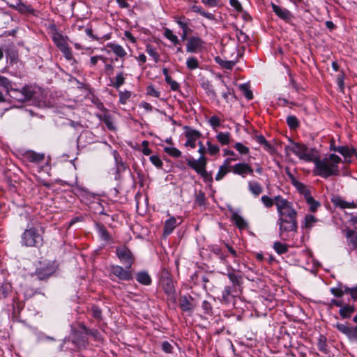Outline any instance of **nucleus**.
Instances as JSON below:
<instances>
[{
  "label": "nucleus",
  "instance_id": "1",
  "mask_svg": "<svg viewBox=\"0 0 357 357\" xmlns=\"http://www.w3.org/2000/svg\"><path fill=\"white\" fill-rule=\"evenodd\" d=\"M312 162L315 165L314 174L317 176L326 178L340 174L338 165L342 162V159L334 153L324 159L315 158Z\"/></svg>",
  "mask_w": 357,
  "mask_h": 357
},
{
  "label": "nucleus",
  "instance_id": "2",
  "mask_svg": "<svg viewBox=\"0 0 357 357\" xmlns=\"http://www.w3.org/2000/svg\"><path fill=\"white\" fill-rule=\"evenodd\" d=\"M186 162L188 166L200 175L204 182H213L212 173L206 171L207 158L205 156L202 155L197 160L192 158H186Z\"/></svg>",
  "mask_w": 357,
  "mask_h": 357
},
{
  "label": "nucleus",
  "instance_id": "3",
  "mask_svg": "<svg viewBox=\"0 0 357 357\" xmlns=\"http://www.w3.org/2000/svg\"><path fill=\"white\" fill-rule=\"evenodd\" d=\"M279 218H287L297 219V212L292 207L291 204L287 199H283L280 196H276L274 198Z\"/></svg>",
  "mask_w": 357,
  "mask_h": 357
},
{
  "label": "nucleus",
  "instance_id": "4",
  "mask_svg": "<svg viewBox=\"0 0 357 357\" xmlns=\"http://www.w3.org/2000/svg\"><path fill=\"white\" fill-rule=\"evenodd\" d=\"M42 99L40 88L33 86H24V104L31 102V105H38Z\"/></svg>",
  "mask_w": 357,
  "mask_h": 357
},
{
  "label": "nucleus",
  "instance_id": "5",
  "mask_svg": "<svg viewBox=\"0 0 357 357\" xmlns=\"http://www.w3.org/2000/svg\"><path fill=\"white\" fill-rule=\"evenodd\" d=\"M116 253L124 267L130 269L135 260L130 250L126 246H119L116 248Z\"/></svg>",
  "mask_w": 357,
  "mask_h": 357
},
{
  "label": "nucleus",
  "instance_id": "6",
  "mask_svg": "<svg viewBox=\"0 0 357 357\" xmlns=\"http://www.w3.org/2000/svg\"><path fill=\"white\" fill-rule=\"evenodd\" d=\"M278 224L279 225V236L281 238H283L285 232L297 231V219L279 218Z\"/></svg>",
  "mask_w": 357,
  "mask_h": 357
},
{
  "label": "nucleus",
  "instance_id": "7",
  "mask_svg": "<svg viewBox=\"0 0 357 357\" xmlns=\"http://www.w3.org/2000/svg\"><path fill=\"white\" fill-rule=\"evenodd\" d=\"M289 149L300 159L305 161H312L314 159L313 155L309 151L308 147L303 144L292 142Z\"/></svg>",
  "mask_w": 357,
  "mask_h": 357
},
{
  "label": "nucleus",
  "instance_id": "8",
  "mask_svg": "<svg viewBox=\"0 0 357 357\" xmlns=\"http://www.w3.org/2000/svg\"><path fill=\"white\" fill-rule=\"evenodd\" d=\"M24 241L26 246H38L42 243L43 239L38 230L31 228L24 232Z\"/></svg>",
  "mask_w": 357,
  "mask_h": 357
},
{
  "label": "nucleus",
  "instance_id": "9",
  "mask_svg": "<svg viewBox=\"0 0 357 357\" xmlns=\"http://www.w3.org/2000/svg\"><path fill=\"white\" fill-rule=\"evenodd\" d=\"M227 276L232 284L230 287H233L236 290H241L242 289L243 278V275L239 273V271H236L233 268L229 267L228 268Z\"/></svg>",
  "mask_w": 357,
  "mask_h": 357
},
{
  "label": "nucleus",
  "instance_id": "10",
  "mask_svg": "<svg viewBox=\"0 0 357 357\" xmlns=\"http://www.w3.org/2000/svg\"><path fill=\"white\" fill-rule=\"evenodd\" d=\"M335 328L350 340L357 341V326H352L348 324H337Z\"/></svg>",
  "mask_w": 357,
  "mask_h": 357
},
{
  "label": "nucleus",
  "instance_id": "11",
  "mask_svg": "<svg viewBox=\"0 0 357 357\" xmlns=\"http://www.w3.org/2000/svg\"><path fill=\"white\" fill-rule=\"evenodd\" d=\"M111 273L121 280L129 281L132 278V275L130 269L124 268L119 265L112 266Z\"/></svg>",
  "mask_w": 357,
  "mask_h": 357
},
{
  "label": "nucleus",
  "instance_id": "12",
  "mask_svg": "<svg viewBox=\"0 0 357 357\" xmlns=\"http://www.w3.org/2000/svg\"><path fill=\"white\" fill-rule=\"evenodd\" d=\"M186 132L185 133V137L188 138L187 142L185 144V146H190L191 148L195 147V141L197 139L201 137V133L195 129H192L188 126H185Z\"/></svg>",
  "mask_w": 357,
  "mask_h": 357
},
{
  "label": "nucleus",
  "instance_id": "13",
  "mask_svg": "<svg viewBox=\"0 0 357 357\" xmlns=\"http://www.w3.org/2000/svg\"><path fill=\"white\" fill-rule=\"evenodd\" d=\"M231 172L245 178L248 174H253V169L247 163H237L231 167Z\"/></svg>",
  "mask_w": 357,
  "mask_h": 357
},
{
  "label": "nucleus",
  "instance_id": "14",
  "mask_svg": "<svg viewBox=\"0 0 357 357\" xmlns=\"http://www.w3.org/2000/svg\"><path fill=\"white\" fill-rule=\"evenodd\" d=\"M204 42L199 37H190L186 45V51L190 53H195L203 47Z\"/></svg>",
  "mask_w": 357,
  "mask_h": 357
},
{
  "label": "nucleus",
  "instance_id": "15",
  "mask_svg": "<svg viewBox=\"0 0 357 357\" xmlns=\"http://www.w3.org/2000/svg\"><path fill=\"white\" fill-rule=\"evenodd\" d=\"M194 298L188 295L181 296L179 298V307L182 311L192 312L195 308V305L192 303Z\"/></svg>",
  "mask_w": 357,
  "mask_h": 357
},
{
  "label": "nucleus",
  "instance_id": "16",
  "mask_svg": "<svg viewBox=\"0 0 357 357\" xmlns=\"http://www.w3.org/2000/svg\"><path fill=\"white\" fill-rule=\"evenodd\" d=\"M24 158L30 162L38 165L44 161L45 154L29 150L24 153Z\"/></svg>",
  "mask_w": 357,
  "mask_h": 357
},
{
  "label": "nucleus",
  "instance_id": "17",
  "mask_svg": "<svg viewBox=\"0 0 357 357\" xmlns=\"http://www.w3.org/2000/svg\"><path fill=\"white\" fill-rule=\"evenodd\" d=\"M288 176H289L291 184L296 188V189L300 192V194L304 196L305 199H306L307 197L311 196L310 192L307 188L305 185L297 181L290 172H288Z\"/></svg>",
  "mask_w": 357,
  "mask_h": 357
},
{
  "label": "nucleus",
  "instance_id": "18",
  "mask_svg": "<svg viewBox=\"0 0 357 357\" xmlns=\"http://www.w3.org/2000/svg\"><path fill=\"white\" fill-rule=\"evenodd\" d=\"M162 287L169 298L175 301V287L173 281L169 278L162 280Z\"/></svg>",
  "mask_w": 357,
  "mask_h": 357
},
{
  "label": "nucleus",
  "instance_id": "19",
  "mask_svg": "<svg viewBox=\"0 0 357 357\" xmlns=\"http://www.w3.org/2000/svg\"><path fill=\"white\" fill-rule=\"evenodd\" d=\"M238 290L230 287V286H225L222 292V298L220 301L225 304H229L234 302L235 296L233 294L236 293Z\"/></svg>",
  "mask_w": 357,
  "mask_h": 357
},
{
  "label": "nucleus",
  "instance_id": "20",
  "mask_svg": "<svg viewBox=\"0 0 357 357\" xmlns=\"http://www.w3.org/2000/svg\"><path fill=\"white\" fill-rule=\"evenodd\" d=\"M344 233L349 245H351L354 249H357V227L355 229H344Z\"/></svg>",
  "mask_w": 357,
  "mask_h": 357
},
{
  "label": "nucleus",
  "instance_id": "21",
  "mask_svg": "<svg viewBox=\"0 0 357 357\" xmlns=\"http://www.w3.org/2000/svg\"><path fill=\"white\" fill-rule=\"evenodd\" d=\"M54 272L55 268L53 266H47L45 268L37 270L36 275L39 280H44L50 277Z\"/></svg>",
  "mask_w": 357,
  "mask_h": 357
},
{
  "label": "nucleus",
  "instance_id": "22",
  "mask_svg": "<svg viewBox=\"0 0 357 357\" xmlns=\"http://www.w3.org/2000/svg\"><path fill=\"white\" fill-rule=\"evenodd\" d=\"M356 308L354 305L350 304H344L339 310V314L342 319H349L354 313Z\"/></svg>",
  "mask_w": 357,
  "mask_h": 357
},
{
  "label": "nucleus",
  "instance_id": "23",
  "mask_svg": "<svg viewBox=\"0 0 357 357\" xmlns=\"http://www.w3.org/2000/svg\"><path fill=\"white\" fill-rule=\"evenodd\" d=\"M321 222L314 215L311 214L305 215L302 228L310 230L317 222Z\"/></svg>",
  "mask_w": 357,
  "mask_h": 357
},
{
  "label": "nucleus",
  "instance_id": "24",
  "mask_svg": "<svg viewBox=\"0 0 357 357\" xmlns=\"http://www.w3.org/2000/svg\"><path fill=\"white\" fill-rule=\"evenodd\" d=\"M272 8L273 12L282 20H287L291 17V13L288 10L282 8L275 3H272Z\"/></svg>",
  "mask_w": 357,
  "mask_h": 357
},
{
  "label": "nucleus",
  "instance_id": "25",
  "mask_svg": "<svg viewBox=\"0 0 357 357\" xmlns=\"http://www.w3.org/2000/svg\"><path fill=\"white\" fill-rule=\"evenodd\" d=\"M176 24L182 29L183 32L192 33V30L189 27V20H186L184 16L174 17Z\"/></svg>",
  "mask_w": 357,
  "mask_h": 357
},
{
  "label": "nucleus",
  "instance_id": "26",
  "mask_svg": "<svg viewBox=\"0 0 357 357\" xmlns=\"http://www.w3.org/2000/svg\"><path fill=\"white\" fill-rule=\"evenodd\" d=\"M194 277L195 278V280L197 283H202L204 285V288L206 289V284L211 281V278L213 277L211 273H204L200 274L197 273L195 274Z\"/></svg>",
  "mask_w": 357,
  "mask_h": 357
},
{
  "label": "nucleus",
  "instance_id": "27",
  "mask_svg": "<svg viewBox=\"0 0 357 357\" xmlns=\"http://www.w3.org/2000/svg\"><path fill=\"white\" fill-rule=\"evenodd\" d=\"M137 281L143 285H150L152 280L149 273L146 271L139 272L136 275Z\"/></svg>",
  "mask_w": 357,
  "mask_h": 357
},
{
  "label": "nucleus",
  "instance_id": "28",
  "mask_svg": "<svg viewBox=\"0 0 357 357\" xmlns=\"http://www.w3.org/2000/svg\"><path fill=\"white\" fill-rule=\"evenodd\" d=\"M176 220L175 218L172 217L167 220L165 223L163 233L165 235L170 234L176 227Z\"/></svg>",
  "mask_w": 357,
  "mask_h": 357
},
{
  "label": "nucleus",
  "instance_id": "29",
  "mask_svg": "<svg viewBox=\"0 0 357 357\" xmlns=\"http://www.w3.org/2000/svg\"><path fill=\"white\" fill-rule=\"evenodd\" d=\"M96 228L98 232V234L102 240L109 242L112 241V238L105 229V227L101 224H96Z\"/></svg>",
  "mask_w": 357,
  "mask_h": 357
},
{
  "label": "nucleus",
  "instance_id": "30",
  "mask_svg": "<svg viewBox=\"0 0 357 357\" xmlns=\"http://www.w3.org/2000/svg\"><path fill=\"white\" fill-rule=\"evenodd\" d=\"M190 10L195 13L200 14L203 17L210 20H214L215 19V16L212 13L204 11V10L201 6L192 5L190 7Z\"/></svg>",
  "mask_w": 357,
  "mask_h": 357
},
{
  "label": "nucleus",
  "instance_id": "31",
  "mask_svg": "<svg viewBox=\"0 0 357 357\" xmlns=\"http://www.w3.org/2000/svg\"><path fill=\"white\" fill-rule=\"evenodd\" d=\"M52 40L59 50L68 46L63 36L59 33H55L53 35Z\"/></svg>",
  "mask_w": 357,
  "mask_h": 357
},
{
  "label": "nucleus",
  "instance_id": "32",
  "mask_svg": "<svg viewBox=\"0 0 357 357\" xmlns=\"http://www.w3.org/2000/svg\"><path fill=\"white\" fill-rule=\"evenodd\" d=\"M231 219L235 222L236 227L241 229H244L248 226L246 221L236 212L232 213Z\"/></svg>",
  "mask_w": 357,
  "mask_h": 357
},
{
  "label": "nucleus",
  "instance_id": "33",
  "mask_svg": "<svg viewBox=\"0 0 357 357\" xmlns=\"http://www.w3.org/2000/svg\"><path fill=\"white\" fill-rule=\"evenodd\" d=\"M107 47L110 48V50L118 56L122 58L126 55V52L124 49L119 45L114 43H109L107 45Z\"/></svg>",
  "mask_w": 357,
  "mask_h": 357
},
{
  "label": "nucleus",
  "instance_id": "34",
  "mask_svg": "<svg viewBox=\"0 0 357 357\" xmlns=\"http://www.w3.org/2000/svg\"><path fill=\"white\" fill-rule=\"evenodd\" d=\"M248 188L255 197L259 196L263 191L261 185L257 182H249Z\"/></svg>",
  "mask_w": 357,
  "mask_h": 357
},
{
  "label": "nucleus",
  "instance_id": "35",
  "mask_svg": "<svg viewBox=\"0 0 357 357\" xmlns=\"http://www.w3.org/2000/svg\"><path fill=\"white\" fill-rule=\"evenodd\" d=\"M317 347L319 351L326 354L328 353V349L326 344V338L321 335L318 339Z\"/></svg>",
  "mask_w": 357,
  "mask_h": 357
},
{
  "label": "nucleus",
  "instance_id": "36",
  "mask_svg": "<svg viewBox=\"0 0 357 357\" xmlns=\"http://www.w3.org/2000/svg\"><path fill=\"white\" fill-rule=\"evenodd\" d=\"M255 139L260 144L264 146V148L267 151H272L273 146L266 141L265 137L263 135H255Z\"/></svg>",
  "mask_w": 357,
  "mask_h": 357
},
{
  "label": "nucleus",
  "instance_id": "37",
  "mask_svg": "<svg viewBox=\"0 0 357 357\" xmlns=\"http://www.w3.org/2000/svg\"><path fill=\"white\" fill-rule=\"evenodd\" d=\"M333 204L336 206H339L342 208H354L355 204L354 203L351 204V203H349L347 202H345L344 200H342L341 198L340 197H336L334 199H333Z\"/></svg>",
  "mask_w": 357,
  "mask_h": 357
},
{
  "label": "nucleus",
  "instance_id": "38",
  "mask_svg": "<svg viewBox=\"0 0 357 357\" xmlns=\"http://www.w3.org/2000/svg\"><path fill=\"white\" fill-rule=\"evenodd\" d=\"M6 56L11 63H15L18 60V52L14 47H9L6 50Z\"/></svg>",
  "mask_w": 357,
  "mask_h": 357
},
{
  "label": "nucleus",
  "instance_id": "39",
  "mask_svg": "<svg viewBox=\"0 0 357 357\" xmlns=\"http://www.w3.org/2000/svg\"><path fill=\"white\" fill-rule=\"evenodd\" d=\"M273 249L278 255H282L288 252L287 245L279 241H275L273 243Z\"/></svg>",
  "mask_w": 357,
  "mask_h": 357
},
{
  "label": "nucleus",
  "instance_id": "40",
  "mask_svg": "<svg viewBox=\"0 0 357 357\" xmlns=\"http://www.w3.org/2000/svg\"><path fill=\"white\" fill-rule=\"evenodd\" d=\"M215 61L223 68L231 70L235 66V62L232 61H224L220 57L217 56Z\"/></svg>",
  "mask_w": 357,
  "mask_h": 357
},
{
  "label": "nucleus",
  "instance_id": "41",
  "mask_svg": "<svg viewBox=\"0 0 357 357\" xmlns=\"http://www.w3.org/2000/svg\"><path fill=\"white\" fill-rule=\"evenodd\" d=\"M216 138L220 144L226 145L229 143L230 134L229 132H220L217 135Z\"/></svg>",
  "mask_w": 357,
  "mask_h": 357
},
{
  "label": "nucleus",
  "instance_id": "42",
  "mask_svg": "<svg viewBox=\"0 0 357 357\" xmlns=\"http://www.w3.org/2000/svg\"><path fill=\"white\" fill-rule=\"evenodd\" d=\"M164 36L172 42L174 45H179L180 41L178 37L173 33V32L169 29H165L164 31Z\"/></svg>",
  "mask_w": 357,
  "mask_h": 357
},
{
  "label": "nucleus",
  "instance_id": "43",
  "mask_svg": "<svg viewBox=\"0 0 357 357\" xmlns=\"http://www.w3.org/2000/svg\"><path fill=\"white\" fill-rule=\"evenodd\" d=\"M240 90L243 93L245 97L248 100H252L253 98L252 91L250 89L248 84H242L239 86Z\"/></svg>",
  "mask_w": 357,
  "mask_h": 357
},
{
  "label": "nucleus",
  "instance_id": "44",
  "mask_svg": "<svg viewBox=\"0 0 357 357\" xmlns=\"http://www.w3.org/2000/svg\"><path fill=\"white\" fill-rule=\"evenodd\" d=\"M305 201L310 206V211L311 212H315L320 206V203L316 201L312 196L307 197Z\"/></svg>",
  "mask_w": 357,
  "mask_h": 357
},
{
  "label": "nucleus",
  "instance_id": "45",
  "mask_svg": "<svg viewBox=\"0 0 357 357\" xmlns=\"http://www.w3.org/2000/svg\"><path fill=\"white\" fill-rule=\"evenodd\" d=\"M100 119L104 122L109 130H113L115 129L112 122V116L109 114H105L102 116H100Z\"/></svg>",
  "mask_w": 357,
  "mask_h": 357
},
{
  "label": "nucleus",
  "instance_id": "46",
  "mask_svg": "<svg viewBox=\"0 0 357 357\" xmlns=\"http://www.w3.org/2000/svg\"><path fill=\"white\" fill-rule=\"evenodd\" d=\"M164 151L174 158H179L181 156V152L174 147H165Z\"/></svg>",
  "mask_w": 357,
  "mask_h": 357
},
{
  "label": "nucleus",
  "instance_id": "47",
  "mask_svg": "<svg viewBox=\"0 0 357 357\" xmlns=\"http://www.w3.org/2000/svg\"><path fill=\"white\" fill-rule=\"evenodd\" d=\"M124 82L125 77H123V73H120L116 76L115 82H112L110 85L116 89H119L121 85L124 84Z\"/></svg>",
  "mask_w": 357,
  "mask_h": 357
},
{
  "label": "nucleus",
  "instance_id": "48",
  "mask_svg": "<svg viewBox=\"0 0 357 357\" xmlns=\"http://www.w3.org/2000/svg\"><path fill=\"white\" fill-rule=\"evenodd\" d=\"M331 150L334 151H337L341 155H342L345 160H347L349 158V146H337V148H332Z\"/></svg>",
  "mask_w": 357,
  "mask_h": 357
},
{
  "label": "nucleus",
  "instance_id": "49",
  "mask_svg": "<svg viewBox=\"0 0 357 357\" xmlns=\"http://www.w3.org/2000/svg\"><path fill=\"white\" fill-rule=\"evenodd\" d=\"M236 36L239 43H245L248 41L249 37L244 32H243V31L238 29V28H236Z\"/></svg>",
  "mask_w": 357,
  "mask_h": 357
},
{
  "label": "nucleus",
  "instance_id": "50",
  "mask_svg": "<svg viewBox=\"0 0 357 357\" xmlns=\"http://www.w3.org/2000/svg\"><path fill=\"white\" fill-rule=\"evenodd\" d=\"M146 52L151 56H152L154 59L155 62L158 61V60H159V54H158V52L155 51V48L152 45L148 44L146 45Z\"/></svg>",
  "mask_w": 357,
  "mask_h": 357
},
{
  "label": "nucleus",
  "instance_id": "51",
  "mask_svg": "<svg viewBox=\"0 0 357 357\" xmlns=\"http://www.w3.org/2000/svg\"><path fill=\"white\" fill-rule=\"evenodd\" d=\"M287 123L291 129H295L298 126V121L294 116H289L287 118Z\"/></svg>",
  "mask_w": 357,
  "mask_h": 357
},
{
  "label": "nucleus",
  "instance_id": "52",
  "mask_svg": "<svg viewBox=\"0 0 357 357\" xmlns=\"http://www.w3.org/2000/svg\"><path fill=\"white\" fill-rule=\"evenodd\" d=\"M330 291L334 296L337 298L342 297V284L340 283L337 287L331 288Z\"/></svg>",
  "mask_w": 357,
  "mask_h": 357
},
{
  "label": "nucleus",
  "instance_id": "53",
  "mask_svg": "<svg viewBox=\"0 0 357 357\" xmlns=\"http://www.w3.org/2000/svg\"><path fill=\"white\" fill-rule=\"evenodd\" d=\"M186 66L190 70H194L198 68L199 62L195 57H190L187 60Z\"/></svg>",
  "mask_w": 357,
  "mask_h": 357
},
{
  "label": "nucleus",
  "instance_id": "54",
  "mask_svg": "<svg viewBox=\"0 0 357 357\" xmlns=\"http://www.w3.org/2000/svg\"><path fill=\"white\" fill-rule=\"evenodd\" d=\"M60 51L63 53L64 57L67 60L71 61L74 59L73 52L68 45L60 50Z\"/></svg>",
  "mask_w": 357,
  "mask_h": 357
},
{
  "label": "nucleus",
  "instance_id": "55",
  "mask_svg": "<svg viewBox=\"0 0 357 357\" xmlns=\"http://www.w3.org/2000/svg\"><path fill=\"white\" fill-rule=\"evenodd\" d=\"M228 172H229V170L228 169V168L226 167V166H220L218 172L215 176V180H221L227 174Z\"/></svg>",
  "mask_w": 357,
  "mask_h": 357
},
{
  "label": "nucleus",
  "instance_id": "56",
  "mask_svg": "<svg viewBox=\"0 0 357 357\" xmlns=\"http://www.w3.org/2000/svg\"><path fill=\"white\" fill-rule=\"evenodd\" d=\"M234 148L241 153V154H248L249 153V148L244 146L241 142H237L234 145Z\"/></svg>",
  "mask_w": 357,
  "mask_h": 357
},
{
  "label": "nucleus",
  "instance_id": "57",
  "mask_svg": "<svg viewBox=\"0 0 357 357\" xmlns=\"http://www.w3.org/2000/svg\"><path fill=\"white\" fill-rule=\"evenodd\" d=\"M202 86L206 91L208 94L211 95L213 96H216V93L213 89L212 85L209 82H204Z\"/></svg>",
  "mask_w": 357,
  "mask_h": 357
},
{
  "label": "nucleus",
  "instance_id": "58",
  "mask_svg": "<svg viewBox=\"0 0 357 357\" xmlns=\"http://www.w3.org/2000/svg\"><path fill=\"white\" fill-rule=\"evenodd\" d=\"M202 309L205 314H213V307H212L211 304L208 301H204L202 303Z\"/></svg>",
  "mask_w": 357,
  "mask_h": 357
},
{
  "label": "nucleus",
  "instance_id": "59",
  "mask_svg": "<svg viewBox=\"0 0 357 357\" xmlns=\"http://www.w3.org/2000/svg\"><path fill=\"white\" fill-rule=\"evenodd\" d=\"M208 146V151L211 155H215L219 153L220 149L217 145L212 144L210 141L206 143Z\"/></svg>",
  "mask_w": 357,
  "mask_h": 357
},
{
  "label": "nucleus",
  "instance_id": "60",
  "mask_svg": "<svg viewBox=\"0 0 357 357\" xmlns=\"http://www.w3.org/2000/svg\"><path fill=\"white\" fill-rule=\"evenodd\" d=\"M150 160L158 168H162L163 163L160 158L158 155H151Z\"/></svg>",
  "mask_w": 357,
  "mask_h": 357
},
{
  "label": "nucleus",
  "instance_id": "61",
  "mask_svg": "<svg viewBox=\"0 0 357 357\" xmlns=\"http://www.w3.org/2000/svg\"><path fill=\"white\" fill-rule=\"evenodd\" d=\"M161 347L162 351L167 354L173 353V346L167 341L163 342L162 343Z\"/></svg>",
  "mask_w": 357,
  "mask_h": 357
},
{
  "label": "nucleus",
  "instance_id": "62",
  "mask_svg": "<svg viewBox=\"0 0 357 357\" xmlns=\"http://www.w3.org/2000/svg\"><path fill=\"white\" fill-rule=\"evenodd\" d=\"M261 202H263V204L265 205V206H266L268 208L273 206V200L271 198H270L269 197L264 195V196L261 197Z\"/></svg>",
  "mask_w": 357,
  "mask_h": 357
},
{
  "label": "nucleus",
  "instance_id": "63",
  "mask_svg": "<svg viewBox=\"0 0 357 357\" xmlns=\"http://www.w3.org/2000/svg\"><path fill=\"white\" fill-rule=\"evenodd\" d=\"M131 93L130 91H126L124 92H120V102L123 104L126 102V100L130 98Z\"/></svg>",
  "mask_w": 357,
  "mask_h": 357
},
{
  "label": "nucleus",
  "instance_id": "64",
  "mask_svg": "<svg viewBox=\"0 0 357 357\" xmlns=\"http://www.w3.org/2000/svg\"><path fill=\"white\" fill-rule=\"evenodd\" d=\"M209 123L213 128H216L217 127H219L220 125V119L216 116H212L209 119Z\"/></svg>",
  "mask_w": 357,
  "mask_h": 357
}]
</instances>
